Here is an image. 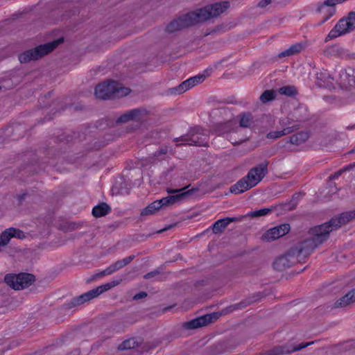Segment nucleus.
Returning a JSON list of instances; mask_svg holds the SVG:
<instances>
[{"instance_id":"1","label":"nucleus","mask_w":355,"mask_h":355,"mask_svg":"<svg viewBox=\"0 0 355 355\" xmlns=\"http://www.w3.org/2000/svg\"><path fill=\"white\" fill-rule=\"evenodd\" d=\"M230 7L228 1H223L208 4L205 7L182 15L171 21L166 27L169 33L203 23L209 19L218 17Z\"/></svg>"},{"instance_id":"2","label":"nucleus","mask_w":355,"mask_h":355,"mask_svg":"<svg viewBox=\"0 0 355 355\" xmlns=\"http://www.w3.org/2000/svg\"><path fill=\"white\" fill-rule=\"evenodd\" d=\"M265 295L263 292H257L252 294L240 302L231 304L229 306L225 307L220 312H213L211 313L205 314L203 315L197 317L189 321L184 322L181 324V328L184 329H196L200 327H207L210 324L215 322L220 317L223 315L230 313L236 310L243 309L248 306L257 302L265 297Z\"/></svg>"},{"instance_id":"3","label":"nucleus","mask_w":355,"mask_h":355,"mask_svg":"<svg viewBox=\"0 0 355 355\" xmlns=\"http://www.w3.org/2000/svg\"><path fill=\"white\" fill-rule=\"evenodd\" d=\"M324 225H317L309 230L311 237L291 248V253H295L299 261L308 257L312 252L329 238L328 231Z\"/></svg>"},{"instance_id":"4","label":"nucleus","mask_w":355,"mask_h":355,"mask_svg":"<svg viewBox=\"0 0 355 355\" xmlns=\"http://www.w3.org/2000/svg\"><path fill=\"white\" fill-rule=\"evenodd\" d=\"M63 40V38H59L53 42L26 50L19 55L18 59L21 63H28L33 60H37L53 51Z\"/></svg>"},{"instance_id":"5","label":"nucleus","mask_w":355,"mask_h":355,"mask_svg":"<svg viewBox=\"0 0 355 355\" xmlns=\"http://www.w3.org/2000/svg\"><path fill=\"white\" fill-rule=\"evenodd\" d=\"M119 281H112L105 284L101 285L94 289H92L79 296L73 297L69 302L65 303L63 306L65 309L69 310L76 306L83 304L85 302L93 300L104 292L117 286Z\"/></svg>"},{"instance_id":"6","label":"nucleus","mask_w":355,"mask_h":355,"mask_svg":"<svg viewBox=\"0 0 355 355\" xmlns=\"http://www.w3.org/2000/svg\"><path fill=\"white\" fill-rule=\"evenodd\" d=\"M36 281L35 276L31 273L21 272L17 275L9 273L5 275V283L14 290H22L29 287Z\"/></svg>"},{"instance_id":"7","label":"nucleus","mask_w":355,"mask_h":355,"mask_svg":"<svg viewBox=\"0 0 355 355\" xmlns=\"http://www.w3.org/2000/svg\"><path fill=\"white\" fill-rule=\"evenodd\" d=\"M149 114V111H148L146 108L140 107L138 108H135L125 112L122 114L116 120V124H122L128 123L130 121H135L137 123V125L134 128H131L132 130H136L139 128L141 123L143 122L145 117H146Z\"/></svg>"},{"instance_id":"8","label":"nucleus","mask_w":355,"mask_h":355,"mask_svg":"<svg viewBox=\"0 0 355 355\" xmlns=\"http://www.w3.org/2000/svg\"><path fill=\"white\" fill-rule=\"evenodd\" d=\"M119 93V84L114 80L101 83L95 87V95L96 98L102 100L114 98Z\"/></svg>"},{"instance_id":"9","label":"nucleus","mask_w":355,"mask_h":355,"mask_svg":"<svg viewBox=\"0 0 355 355\" xmlns=\"http://www.w3.org/2000/svg\"><path fill=\"white\" fill-rule=\"evenodd\" d=\"M355 218V209L353 211H345L341 213L338 216L332 218L329 221L322 224L324 225L323 229L328 231V236L334 230L337 229L342 225H345L352 219Z\"/></svg>"},{"instance_id":"10","label":"nucleus","mask_w":355,"mask_h":355,"mask_svg":"<svg viewBox=\"0 0 355 355\" xmlns=\"http://www.w3.org/2000/svg\"><path fill=\"white\" fill-rule=\"evenodd\" d=\"M299 261L295 253H291V248L286 252L275 259L273 268L278 271H283Z\"/></svg>"},{"instance_id":"11","label":"nucleus","mask_w":355,"mask_h":355,"mask_svg":"<svg viewBox=\"0 0 355 355\" xmlns=\"http://www.w3.org/2000/svg\"><path fill=\"white\" fill-rule=\"evenodd\" d=\"M291 227L288 223L282 224L267 230L262 236L263 241H271L286 235L290 231Z\"/></svg>"},{"instance_id":"12","label":"nucleus","mask_w":355,"mask_h":355,"mask_svg":"<svg viewBox=\"0 0 355 355\" xmlns=\"http://www.w3.org/2000/svg\"><path fill=\"white\" fill-rule=\"evenodd\" d=\"M269 162L265 160L256 166L252 168L248 173V178H250L252 182L257 185L268 174V166Z\"/></svg>"},{"instance_id":"13","label":"nucleus","mask_w":355,"mask_h":355,"mask_svg":"<svg viewBox=\"0 0 355 355\" xmlns=\"http://www.w3.org/2000/svg\"><path fill=\"white\" fill-rule=\"evenodd\" d=\"M191 132V143L189 145L198 146H207L209 137L207 132L199 126H196L190 129Z\"/></svg>"},{"instance_id":"14","label":"nucleus","mask_w":355,"mask_h":355,"mask_svg":"<svg viewBox=\"0 0 355 355\" xmlns=\"http://www.w3.org/2000/svg\"><path fill=\"white\" fill-rule=\"evenodd\" d=\"M337 3H340L338 0H326L318 6L316 12L321 13L323 11L324 12V15L318 25H322V24L325 23L333 15H334L336 10L334 6Z\"/></svg>"},{"instance_id":"15","label":"nucleus","mask_w":355,"mask_h":355,"mask_svg":"<svg viewBox=\"0 0 355 355\" xmlns=\"http://www.w3.org/2000/svg\"><path fill=\"white\" fill-rule=\"evenodd\" d=\"M206 76L205 75H198L193 77H191L187 80L182 82L178 87L171 89L173 93L174 94H182L189 89L190 88L194 87L195 85L201 83L205 79Z\"/></svg>"},{"instance_id":"16","label":"nucleus","mask_w":355,"mask_h":355,"mask_svg":"<svg viewBox=\"0 0 355 355\" xmlns=\"http://www.w3.org/2000/svg\"><path fill=\"white\" fill-rule=\"evenodd\" d=\"M196 190L197 189H192L188 190L185 192L180 193L179 194L170 195L167 197L162 198L160 200H155L156 204L157 205V207H158V209H159L163 207H166V206L173 205L175 202L180 201V200L184 199L185 197L192 194L193 193V191H196Z\"/></svg>"},{"instance_id":"17","label":"nucleus","mask_w":355,"mask_h":355,"mask_svg":"<svg viewBox=\"0 0 355 355\" xmlns=\"http://www.w3.org/2000/svg\"><path fill=\"white\" fill-rule=\"evenodd\" d=\"M255 186L256 185L250 179V178H248V175H246L241 180H239L236 184L231 186L230 191L232 193L240 194Z\"/></svg>"},{"instance_id":"18","label":"nucleus","mask_w":355,"mask_h":355,"mask_svg":"<svg viewBox=\"0 0 355 355\" xmlns=\"http://www.w3.org/2000/svg\"><path fill=\"white\" fill-rule=\"evenodd\" d=\"M340 86L347 89L349 87H355V69L349 72L342 71L340 74Z\"/></svg>"},{"instance_id":"19","label":"nucleus","mask_w":355,"mask_h":355,"mask_svg":"<svg viewBox=\"0 0 355 355\" xmlns=\"http://www.w3.org/2000/svg\"><path fill=\"white\" fill-rule=\"evenodd\" d=\"M236 123L233 120H228L225 122H220L213 125V131L217 135H220L228 133L234 130Z\"/></svg>"},{"instance_id":"20","label":"nucleus","mask_w":355,"mask_h":355,"mask_svg":"<svg viewBox=\"0 0 355 355\" xmlns=\"http://www.w3.org/2000/svg\"><path fill=\"white\" fill-rule=\"evenodd\" d=\"M355 302V290L354 288L349 291L344 296L338 299L334 304L336 308L345 307L351 303Z\"/></svg>"},{"instance_id":"21","label":"nucleus","mask_w":355,"mask_h":355,"mask_svg":"<svg viewBox=\"0 0 355 355\" xmlns=\"http://www.w3.org/2000/svg\"><path fill=\"white\" fill-rule=\"evenodd\" d=\"M111 207L106 202H101L94 207L92 215L96 218H100L106 216L111 212Z\"/></svg>"},{"instance_id":"22","label":"nucleus","mask_w":355,"mask_h":355,"mask_svg":"<svg viewBox=\"0 0 355 355\" xmlns=\"http://www.w3.org/2000/svg\"><path fill=\"white\" fill-rule=\"evenodd\" d=\"M304 194L305 193L302 192L295 193L293 195L291 200L283 205V208L288 211L295 209L298 204L299 200Z\"/></svg>"},{"instance_id":"23","label":"nucleus","mask_w":355,"mask_h":355,"mask_svg":"<svg viewBox=\"0 0 355 355\" xmlns=\"http://www.w3.org/2000/svg\"><path fill=\"white\" fill-rule=\"evenodd\" d=\"M309 139V135L305 132H300L290 137V142L292 144L300 145Z\"/></svg>"},{"instance_id":"24","label":"nucleus","mask_w":355,"mask_h":355,"mask_svg":"<svg viewBox=\"0 0 355 355\" xmlns=\"http://www.w3.org/2000/svg\"><path fill=\"white\" fill-rule=\"evenodd\" d=\"M228 225V221L225 218L216 220L211 226V230L214 234H220L223 232Z\"/></svg>"},{"instance_id":"25","label":"nucleus","mask_w":355,"mask_h":355,"mask_svg":"<svg viewBox=\"0 0 355 355\" xmlns=\"http://www.w3.org/2000/svg\"><path fill=\"white\" fill-rule=\"evenodd\" d=\"M168 152V147L167 146H161L157 150H156L151 157L152 162H155L156 161H162L165 159V155Z\"/></svg>"},{"instance_id":"26","label":"nucleus","mask_w":355,"mask_h":355,"mask_svg":"<svg viewBox=\"0 0 355 355\" xmlns=\"http://www.w3.org/2000/svg\"><path fill=\"white\" fill-rule=\"evenodd\" d=\"M239 125L242 128H249L252 123V115L250 112L242 113L240 115Z\"/></svg>"},{"instance_id":"27","label":"nucleus","mask_w":355,"mask_h":355,"mask_svg":"<svg viewBox=\"0 0 355 355\" xmlns=\"http://www.w3.org/2000/svg\"><path fill=\"white\" fill-rule=\"evenodd\" d=\"M276 98V92L274 90H265L259 97L260 101L263 103H268L275 100Z\"/></svg>"},{"instance_id":"28","label":"nucleus","mask_w":355,"mask_h":355,"mask_svg":"<svg viewBox=\"0 0 355 355\" xmlns=\"http://www.w3.org/2000/svg\"><path fill=\"white\" fill-rule=\"evenodd\" d=\"M278 92L282 95L293 97L297 94V89L294 86H283L278 89Z\"/></svg>"},{"instance_id":"29","label":"nucleus","mask_w":355,"mask_h":355,"mask_svg":"<svg viewBox=\"0 0 355 355\" xmlns=\"http://www.w3.org/2000/svg\"><path fill=\"white\" fill-rule=\"evenodd\" d=\"M156 202L154 201L150 205H148L146 207L143 209L141 211V216H146L149 215L154 214L157 211L159 210Z\"/></svg>"},{"instance_id":"30","label":"nucleus","mask_w":355,"mask_h":355,"mask_svg":"<svg viewBox=\"0 0 355 355\" xmlns=\"http://www.w3.org/2000/svg\"><path fill=\"white\" fill-rule=\"evenodd\" d=\"M272 211L270 208H263L254 211L249 212L246 216L252 218H257L263 216H266L270 214Z\"/></svg>"},{"instance_id":"31","label":"nucleus","mask_w":355,"mask_h":355,"mask_svg":"<svg viewBox=\"0 0 355 355\" xmlns=\"http://www.w3.org/2000/svg\"><path fill=\"white\" fill-rule=\"evenodd\" d=\"M10 232L6 229L0 235V242L3 246L6 245L12 238Z\"/></svg>"},{"instance_id":"32","label":"nucleus","mask_w":355,"mask_h":355,"mask_svg":"<svg viewBox=\"0 0 355 355\" xmlns=\"http://www.w3.org/2000/svg\"><path fill=\"white\" fill-rule=\"evenodd\" d=\"M347 22L345 18H343L339 20V21L336 24V28H338L342 31L343 35L345 34L347 32L352 31L349 28L347 27Z\"/></svg>"},{"instance_id":"33","label":"nucleus","mask_w":355,"mask_h":355,"mask_svg":"<svg viewBox=\"0 0 355 355\" xmlns=\"http://www.w3.org/2000/svg\"><path fill=\"white\" fill-rule=\"evenodd\" d=\"M347 22V27L352 31L355 29V12L351 11L348 13L347 17L345 19Z\"/></svg>"},{"instance_id":"34","label":"nucleus","mask_w":355,"mask_h":355,"mask_svg":"<svg viewBox=\"0 0 355 355\" xmlns=\"http://www.w3.org/2000/svg\"><path fill=\"white\" fill-rule=\"evenodd\" d=\"M8 230H9L11 234H12V238L14 237L19 239H23L25 238L24 232L19 229H17L15 227H9L8 228Z\"/></svg>"},{"instance_id":"35","label":"nucleus","mask_w":355,"mask_h":355,"mask_svg":"<svg viewBox=\"0 0 355 355\" xmlns=\"http://www.w3.org/2000/svg\"><path fill=\"white\" fill-rule=\"evenodd\" d=\"M343 35L342 31H340V29L336 28V26H335L334 28L331 30V31L329 33L326 41L328 40H332L334 39L340 35Z\"/></svg>"},{"instance_id":"36","label":"nucleus","mask_w":355,"mask_h":355,"mask_svg":"<svg viewBox=\"0 0 355 355\" xmlns=\"http://www.w3.org/2000/svg\"><path fill=\"white\" fill-rule=\"evenodd\" d=\"M302 49H303V46L301 43H296L295 44L291 45L289 47V49H291V52L292 55H295V54L299 53L300 52L302 51Z\"/></svg>"},{"instance_id":"37","label":"nucleus","mask_w":355,"mask_h":355,"mask_svg":"<svg viewBox=\"0 0 355 355\" xmlns=\"http://www.w3.org/2000/svg\"><path fill=\"white\" fill-rule=\"evenodd\" d=\"M284 135H285V133H284V132H282V130L281 131H272V132H270L269 133H268L267 138L275 139L279 138Z\"/></svg>"},{"instance_id":"38","label":"nucleus","mask_w":355,"mask_h":355,"mask_svg":"<svg viewBox=\"0 0 355 355\" xmlns=\"http://www.w3.org/2000/svg\"><path fill=\"white\" fill-rule=\"evenodd\" d=\"M161 269H162V268H158L154 270L153 271H150V272L146 273L144 276V278L146 279H148L155 277V276H157L161 273V272H162Z\"/></svg>"},{"instance_id":"39","label":"nucleus","mask_w":355,"mask_h":355,"mask_svg":"<svg viewBox=\"0 0 355 355\" xmlns=\"http://www.w3.org/2000/svg\"><path fill=\"white\" fill-rule=\"evenodd\" d=\"M190 136H191V132L189 130L186 135H182L179 138H175L174 139V141H182L187 142V144H189V143H191V140H190L191 137Z\"/></svg>"},{"instance_id":"40","label":"nucleus","mask_w":355,"mask_h":355,"mask_svg":"<svg viewBox=\"0 0 355 355\" xmlns=\"http://www.w3.org/2000/svg\"><path fill=\"white\" fill-rule=\"evenodd\" d=\"M137 345L133 339H130L123 343V348L124 349L134 348Z\"/></svg>"},{"instance_id":"41","label":"nucleus","mask_w":355,"mask_h":355,"mask_svg":"<svg viewBox=\"0 0 355 355\" xmlns=\"http://www.w3.org/2000/svg\"><path fill=\"white\" fill-rule=\"evenodd\" d=\"M135 258V255H130L119 261L121 263L123 267H125V266L128 265L131 261H132Z\"/></svg>"},{"instance_id":"42","label":"nucleus","mask_w":355,"mask_h":355,"mask_svg":"<svg viewBox=\"0 0 355 355\" xmlns=\"http://www.w3.org/2000/svg\"><path fill=\"white\" fill-rule=\"evenodd\" d=\"M123 224V223L122 221H116V222H114L113 223L107 226V227H108V229H110L112 231H113L115 229H117L119 227H121Z\"/></svg>"},{"instance_id":"43","label":"nucleus","mask_w":355,"mask_h":355,"mask_svg":"<svg viewBox=\"0 0 355 355\" xmlns=\"http://www.w3.org/2000/svg\"><path fill=\"white\" fill-rule=\"evenodd\" d=\"M271 2H272L271 0H261L258 3L257 7L263 8L266 7L267 6H268L269 4H270Z\"/></svg>"},{"instance_id":"44","label":"nucleus","mask_w":355,"mask_h":355,"mask_svg":"<svg viewBox=\"0 0 355 355\" xmlns=\"http://www.w3.org/2000/svg\"><path fill=\"white\" fill-rule=\"evenodd\" d=\"M147 296V293L145 292V291H141L138 293H137L134 297H133V299L134 300H141L142 298H144Z\"/></svg>"},{"instance_id":"45","label":"nucleus","mask_w":355,"mask_h":355,"mask_svg":"<svg viewBox=\"0 0 355 355\" xmlns=\"http://www.w3.org/2000/svg\"><path fill=\"white\" fill-rule=\"evenodd\" d=\"M291 49H289V48L282 52H281L280 53H279L278 55V57L279 58H284V57H288V56H291V55H293L291 52Z\"/></svg>"},{"instance_id":"46","label":"nucleus","mask_w":355,"mask_h":355,"mask_svg":"<svg viewBox=\"0 0 355 355\" xmlns=\"http://www.w3.org/2000/svg\"><path fill=\"white\" fill-rule=\"evenodd\" d=\"M343 173V171L342 170H340L338 171H336V173H334V174H331L329 177V179L330 180H334V179H336V178H338V177L342 174Z\"/></svg>"},{"instance_id":"47","label":"nucleus","mask_w":355,"mask_h":355,"mask_svg":"<svg viewBox=\"0 0 355 355\" xmlns=\"http://www.w3.org/2000/svg\"><path fill=\"white\" fill-rule=\"evenodd\" d=\"M245 216H241V218H236V217H232V218H230V217H227L225 218V219L228 221V225L231 223V222H237V221H240L242 218H243Z\"/></svg>"},{"instance_id":"48","label":"nucleus","mask_w":355,"mask_h":355,"mask_svg":"<svg viewBox=\"0 0 355 355\" xmlns=\"http://www.w3.org/2000/svg\"><path fill=\"white\" fill-rule=\"evenodd\" d=\"M106 270L109 275H111L117 270L114 263L107 267Z\"/></svg>"},{"instance_id":"49","label":"nucleus","mask_w":355,"mask_h":355,"mask_svg":"<svg viewBox=\"0 0 355 355\" xmlns=\"http://www.w3.org/2000/svg\"><path fill=\"white\" fill-rule=\"evenodd\" d=\"M78 225L75 223H71L68 225L67 230L72 231L77 229Z\"/></svg>"},{"instance_id":"50","label":"nucleus","mask_w":355,"mask_h":355,"mask_svg":"<svg viewBox=\"0 0 355 355\" xmlns=\"http://www.w3.org/2000/svg\"><path fill=\"white\" fill-rule=\"evenodd\" d=\"M109 275V274H108L107 270L105 269V270H103V271H101V272H100L98 273H96V277H97L98 278H101V277H103L105 275Z\"/></svg>"},{"instance_id":"51","label":"nucleus","mask_w":355,"mask_h":355,"mask_svg":"<svg viewBox=\"0 0 355 355\" xmlns=\"http://www.w3.org/2000/svg\"><path fill=\"white\" fill-rule=\"evenodd\" d=\"M87 326L86 324H82L80 325H78L77 327H76L74 329H73V331H85V329H84V328Z\"/></svg>"},{"instance_id":"52","label":"nucleus","mask_w":355,"mask_h":355,"mask_svg":"<svg viewBox=\"0 0 355 355\" xmlns=\"http://www.w3.org/2000/svg\"><path fill=\"white\" fill-rule=\"evenodd\" d=\"M282 131L284 132V133H285V135H288V134L293 132V127H288V128H284Z\"/></svg>"},{"instance_id":"53","label":"nucleus","mask_w":355,"mask_h":355,"mask_svg":"<svg viewBox=\"0 0 355 355\" xmlns=\"http://www.w3.org/2000/svg\"><path fill=\"white\" fill-rule=\"evenodd\" d=\"M312 343H313V342H310V343H306V344L302 345H299L298 347H295V348L294 349V350L301 349H302V348H304V347H306V346H308V345H311Z\"/></svg>"},{"instance_id":"54","label":"nucleus","mask_w":355,"mask_h":355,"mask_svg":"<svg viewBox=\"0 0 355 355\" xmlns=\"http://www.w3.org/2000/svg\"><path fill=\"white\" fill-rule=\"evenodd\" d=\"M114 264L117 270L123 268L119 260L116 261L115 263H114Z\"/></svg>"},{"instance_id":"55","label":"nucleus","mask_w":355,"mask_h":355,"mask_svg":"<svg viewBox=\"0 0 355 355\" xmlns=\"http://www.w3.org/2000/svg\"><path fill=\"white\" fill-rule=\"evenodd\" d=\"M96 279H98V277H96V274H95V275H92L89 279H87L86 282H87V283H90Z\"/></svg>"},{"instance_id":"56","label":"nucleus","mask_w":355,"mask_h":355,"mask_svg":"<svg viewBox=\"0 0 355 355\" xmlns=\"http://www.w3.org/2000/svg\"><path fill=\"white\" fill-rule=\"evenodd\" d=\"M184 189H168L167 191L168 193H178L182 190H183Z\"/></svg>"},{"instance_id":"57","label":"nucleus","mask_w":355,"mask_h":355,"mask_svg":"<svg viewBox=\"0 0 355 355\" xmlns=\"http://www.w3.org/2000/svg\"><path fill=\"white\" fill-rule=\"evenodd\" d=\"M351 169H353L352 165L349 164L348 166H347L343 170H342L343 171H349Z\"/></svg>"},{"instance_id":"58","label":"nucleus","mask_w":355,"mask_h":355,"mask_svg":"<svg viewBox=\"0 0 355 355\" xmlns=\"http://www.w3.org/2000/svg\"><path fill=\"white\" fill-rule=\"evenodd\" d=\"M175 225H169L165 228H164L163 230H160L159 232H164L166 230H168L169 229H171L173 226H175Z\"/></svg>"},{"instance_id":"59","label":"nucleus","mask_w":355,"mask_h":355,"mask_svg":"<svg viewBox=\"0 0 355 355\" xmlns=\"http://www.w3.org/2000/svg\"><path fill=\"white\" fill-rule=\"evenodd\" d=\"M346 128H347V130H349L355 129V123L352 125H348Z\"/></svg>"},{"instance_id":"60","label":"nucleus","mask_w":355,"mask_h":355,"mask_svg":"<svg viewBox=\"0 0 355 355\" xmlns=\"http://www.w3.org/2000/svg\"><path fill=\"white\" fill-rule=\"evenodd\" d=\"M26 196V194H22V195H20L19 196V200L21 201L24 198V196Z\"/></svg>"},{"instance_id":"61","label":"nucleus","mask_w":355,"mask_h":355,"mask_svg":"<svg viewBox=\"0 0 355 355\" xmlns=\"http://www.w3.org/2000/svg\"><path fill=\"white\" fill-rule=\"evenodd\" d=\"M350 164L352 165L353 168H355V162L352 163V164Z\"/></svg>"},{"instance_id":"62","label":"nucleus","mask_w":355,"mask_h":355,"mask_svg":"<svg viewBox=\"0 0 355 355\" xmlns=\"http://www.w3.org/2000/svg\"><path fill=\"white\" fill-rule=\"evenodd\" d=\"M349 153H355V148H354V149H353V150H352Z\"/></svg>"},{"instance_id":"63","label":"nucleus","mask_w":355,"mask_h":355,"mask_svg":"<svg viewBox=\"0 0 355 355\" xmlns=\"http://www.w3.org/2000/svg\"><path fill=\"white\" fill-rule=\"evenodd\" d=\"M210 228H211V227H208V229H207V231H209V230H210Z\"/></svg>"},{"instance_id":"64","label":"nucleus","mask_w":355,"mask_h":355,"mask_svg":"<svg viewBox=\"0 0 355 355\" xmlns=\"http://www.w3.org/2000/svg\"><path fill=\"white\" fill-rule=\"evenodd\" d=\"M210 228H211V227H208V229H207V231H209V230H210Z\"/></svg>"}]
</instances>
